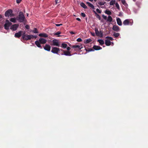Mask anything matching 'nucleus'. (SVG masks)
I'll list each match as a JSON object with an SVG mask.
<instances>
[{"mask_svg": "<svg viewBox=\"0 0 148 148\" xmlns=\"http://www.w3.org/2000/svg\"><path fill=\"white\" fill-rule=\"evenodd\" d=\"M16 19L20 23H22L24 21L25 17L22 12H19L18 15L16 17Z\"/></svg>", "mask_w": 148, "mask_h": 148, "instance_id": "f257e3e1", "label": "nucleus"}, {"mask_svg": "<svg viewBox=\"0 0 148 148\" xmlns=\"http://www.w3.org/2000/svg\"><path fill=\"white\" fill-rule=\"evenodd\" d=\"M69 46L72 48H74L75 51H79L83 48V46L80 43L78 44V45H71Z\"/></svg>", "mask_w": 148, "mask_h": 148, "instance_id": "f03ea898", "label": "nucleus"}, {"mask_svg": "<svg viewBox=\"0 0 148 148\" xmlns=\"http://www.w3.org/2000/svg\"><path fill=\"white\" fill-rule=\"evenodd\" d=\"M25 32L22 34V38L23 39L25 40H28L31 39H33L34 36L33 35H27L25 34Z\"/></svg>", "mask_w": 148, "mask_h": 148, "instance_id": "7ed1b4c3", "label": "nucleus"}, {"mask_svg": "<svg viewBox=\"0 0 148 148\" xmlns=\"http://www.w3.org/2000/svg\"><path fill=\"white\" fill-rule=\"evenodd\" d=\"M13 11L11 9H9L6 11L5 13V17L14 16V14L12 13Z\"/></svg>", "mask_w": 148, "mask_h": 148, "instance_id": "20e7f679", "label": "nucleus"}, {"mask_svg": "<svg viewBox=\"0 0 148 148\" xmlns=\"http://www.w3.org/2000/svg\"><path fill=\"white\" fill-rule=\"evenodd\" d=\"M6 23L4 24V29L7 30L9 29V27L12 25V23L9 21L7 19L6 20Z\"/></svg>", "mask_w": 148, "mask_h": 148, "instance_id": "39448f33", "label": "nucleus"}, {"mask_svg": "<svg viewBox=\"0 0 148 148\" xmlns=\"http://www.w3.org/2000/svg\"><path fill=\"white\" fill-rule=\"evenodd\" d=\"M133 24V21L132 22L130 21V20L129 19H127L125 20L123 22V24L124 25H132Z\"/></svg>", "mask_w": 148, "mask_h": 148, "instance_id": "423d86ee", "label": "nucleus"}, {"mask_svg": "<svg viewBox=\"0 0 148 148\" xmlns=\"http://www.w3.org/2000/svg\"><path fill=\"white\" fill-rule=\"evenodd\" d=\"M95 30L96 36H99L101 37L103 36V33L102 31H100L99 32L98 29L97 28H95Z\"/></svg>", "mask_w": 148, "mask_h": 148, "instance_id": "0eeeda50", "label": "nucleus"}, {"mask_svg": "<svg viewBox=\"0 0 148 148\" xmlns=\"http://www.w3.org/2000/svg\"><path fill=\"white\" fill-rule=\"evenodd\" d=\"M60 51V49L59 48L56 47H53L52 48L51 52L53 53L58 54Z\"/></svg>", "mask_w": 148, "mask_h": 148, "instance_id": "6e6552de", "label": "nucleus"}, {"mask_svg": "<svg viewBox=\"0 0 148 148\" xmlns=\"http://www.w3.org/2000/svg\"><path fill=\"white\" fill-rule=\"evenodd\" d=\"M18 24H14L11 26L10 29L12 31H15L17 29V28H18Z\"/></svg>", "mask_w": 148, "mask_h": 148, "instance_id": "1a4fd4ad", "label": "nucleus"}, {"mask_svg": "<svg viewBox=\"0 0 148 148\" xmlns=\"http://www.w3.org/2000/svg\"><path fill=\"white\" fill-rule=\"evenodd\" d=\"M52 42L53 43L52 45L58 47L60 46V45L59 44L58 40L56 39H54L53 40Z\"/></svg>", "mask_w": 148, "mask_h": 148, "instance_id": "9d476101", "label": "nucleus"}, {"mask_svg": "<svg viewBox=\"0 0 148 148\" xmlns=\"http://www.w3.org/2000/svg\"><path fill=\"white\" fill-rule=\"evenodd\" d=\"M22 31H20L14 34L15 37L19 38L22 35Z\"/></svg>", "mask_w": 148, "mask_h": 148, "instance_id": "9b49d317", "label": "nucleus"}, {"mask_svg": "<svg viewBox=\"0 0 148 148\" xmlns=\"http://www.w3.org/2000/svg\"><path fill=\"white\" fill-rule=\"evenodd\" d=\"M39 41L40 42V44H44L46 43L47 42V40L42 38H40L39 40Z\"/></svg>", "mask_w": 148, "mask_h": 148, "instance_id": "f8f14e48", "label": "nucleus"}, {"mask_svg": "<svg viewBox=\"0 0 148 148\" xmlns=\"http://www.w3.org/2000/svg\"><path fill=\"white\" fill-rule=\"evenodd\" d=\"M112 29L116 32H118L120 30L119 27L116 25H114L112 27Z\"/></svg>", "mask_w": 148, "mask_h": 148, "instance_id": "ddd939ff", "label": "nucleus"}, {"mask_svg": "<svg viewBox=\"0 0 148 148\" xmlns=\"http://www.w3.org/2000/svg\"><path fill=\"white\" fill-rule=\"evenodd\" d=\"M44 49L45 50L48 51H50L51 49V47L48 45L46 44L45 46L44 47Z\"/></svg>", "mask_w": 148, "mask_h": 148, "instance_id": "4468645a", "label": "nucleus"}, {"mask_svg": "<svg viewBox=\"0 0 148 148\" xmlns=\"http://www.w3.org/2000/svg\"><path fill=\"white\" fill-rule=\"evenodd\" d=\"M63 51L64 54L66 56H71V52L69 51H65L62 50Z\"/></svg>", "mask_w": 148, "mask_h": 148, "instance_id": "2eb2a0df", "label": "nucleus"}, {"mask_svg": "<svg viewBox=\"0 0 148 148\" xmlns=\"http://www.w3.org/2000/svg\"><path fill=\"white\" fill-rule=\"evenodd\" d=\"M93 49L96 50H97L102 49V48L100 46L94 45L93 47Z\"/></svg>", "mask_w": 148, "mask_h": 148, "instance_id": "dca6fc26", "label": "nucleus"}, {"mask_svg": "<svg viewBox=\"0 0 148 148\" xmlns=\"http://www.w3.org/2000/svg\"><path fill=\"white\" fill-rule=\"evenodd\" d=\"M116 20L118 25L119 26H121L122 25V23L120 18H117Z\"/></svg>", "mask_w": 148, "mask_h": 148, "instance_id": "f3484780", "label": "nucleus"}, {"mask_svg": "<svg viewBox=\"0 0 148 148\" xmlns=\"http://www.w3.org/2000/svg\"><path fill=\"white\" fill-rule=\"evenodd\" d=\"M38 36L40 37H48V35L46 33H40L39 34Z\"/></svg>", "mask_w": 148, "mask_h": 148, "instance_id": "a211bd4d", "label": "nucleus"}, {"mask_svg": "<svg viewBox=\"0 0 148 148\" xmlns=\"http://www.w3.org/2000/svg\"><path fill=\"white\" fill-rule=\"evenodd\" d=\"M35 43L38 47L42 48L41 46L40 45V43L39 41H36L35 42Z\"/></svg>", "mask_w": 148, "mask_h": 148, "instance_id": "6ab92c4d", "label": "nucleus"}, {"mask_svg": "<svg viewBox=\"0 0 148 148\" xmlns=\"http://www.w3.org/2000/svg\"><path fill=\"white\" fill-rule=\"evenodd\" d=\"M105 44L106 46H109L111 45V42L110 40L107 39L105 40Z\"/></svg>", "mask_w": 148, "mask_h": 148, "instance_id": "aec40b11", "label": "nucleus"}, {"mask_svg": "<svg viewBox=\"0 0 148 148\" xmlns=\"http://www.w3.org/2000/svg\"><path fill=\"white\" fill-rule=\"evenodd\" d=\"M92 41V40L91 39L89 38L85 40L84 41V43L86 44H88L91 42Z\"/></svg>", "mask_w": 148, "mask_h": 148, "instance_id": "412c9836", "label": "nucleus"}, {"mask_svg": "<svg viewBox=\"0 0 148 148\" xmlns=\"http://www.w3.org/2000/svg\"><path fill=\"white\" fill-rule=\"evenodd\" d=\"M86 4L88 5V6H89L92 9H95L94 6L91 3H89V2H87L86 3Z\"/></svg>", "mask_w": 148, "mask_h": 148, "instance_id": "4be33fe9", "label": "nucleus"}, {"mask_svg": "<svg viewBox=\"0 0 148 148\" xmlns=\"http://www.w3.org/2000/svg\"><path fill=\"white\" fill-rule=\"evenodd\" d=\"M80 5L81 6L84 8V9H86L87 8V6L85 5V4L83 3H81Z\"/></svg>", "mask_w": 148, "mask_h": 148, "instance_id": "5701e85b", "label": "nucleus"}, {"mask_svg": "<svg viewBox=\"0 0 148 148\" xmlns=\"http://www.w3.org/2000/svg\"><path fill=\"white\" fill-rule=\"evenodd\" d=\"M112 20V18L111 16H109L107 19V21L109 22H111Z\"/></svg>", "mask_w": 148, "mask_h": 148, "instance_id": "b1692460", "label": "nucleus"}, {"mask_svg": "<svg viewBox=\"0 0 148 148\" xmlns=\"http://www.w3.org/2000/svg\"><path fill=\"white\" fill-rule=\"evenodd\" d=\"M97 41L99 42L101 45H102L104 44V42L102 39H99L97 40Z\"/></svg>", "mask_w": 148, "mask_h": 148, "instance_id": "393cba45", "label": "nucleus"}, {"mask_svg": "<svg viewBox=\"0 0 148 148\" xmlns=\"http://www.w3.org/2000/svg\"><path fill=\"white\" fill-rule=\"evenodd\" d=\"M105 13L108 15H110L112 14L111 12L108 10H106L105 11Z\"/></svg>", "mask_w": 148, "mask_h": 148, "instance_id": "a878e982", "label": "nucleus"}, {"mask_svg": "<svg viewBox=\"0 0 148 148\" xmlns=\"http://www.w3.org/2000/svg\"><path fill=\"white\" fill-rule=\"evenodd\" d=\"M16 18H11L10 19V21L12 22H13V23H15L16 22Z\"/></svg>", "mask_w": 148, "mask_h": 148, "instance_id": "bb28decb", "label": "nucleus"}, {"mask_svg": "<svg viewBox=\"0 0 148 148\" xmlns=\"http://www.w3.org/2000/svg\"><path fill=\"white\" fill-rule=\"evenodd\" d=\"M113 35L114 36L115 38H116L120 35V34L119 33H116L115 32H114L113 34Z\"/></svg>", "mask_w": 148, "mask_h": 148, "instance_id": "cd10ccee", "label": "nucleus"}, {"mask_svg": "<svg viewBox=\"0 0 148 148\" xmlns=\"http://www.w3.org/2000/svg\"><path fill=\"white\" fill-rule=\"evenodd\" d=\"M67 45L66 44L64 43H62L61 45V47H62V48H65L67 47Z\"/></svg>", "mask_w": 148, "mask_h": 148, "instance_id": "c85d7f7f", "label": "nucleus"}, {"mask_svg": "<svg viewBox=\"0 0 148 148\" xmlns=\"http://www.w3.org/2000/svg\"><path fill=\"white\" fill-rule=\"evenodd\" d=\"M116 1L115 0H112L110 3V5H113L115 3Z\"/></svg>", "mask_w": 148, "mask_h": 148, "instance_id": "c756f323", "label": "nucleus"}, {"mask_svg": "<svg viewBox=\"0 0 148 148\" xmlns=\"http://www.w3.org/2000/svg\"><path fill=\"white\" fill-rule=\"evenodd\" d=\"M106 3L105 2H100L98 3V4H99L100 5H104Z\"/></svg>", "mask_w": 148, "mask_h": 148, "instance_id": "7c9ffc66", "label": "nucleus"}, {"mask_svg": "<svg viewBox=\"0 0 148 148\" xmlns=\"http://www.w3.org/2000/svg\"><path fill=\"white\" fill-rule=\"evenodd\" d=\"M115 6L119 10H120L119 5L116 2L115 3Z\"/></svg>", "mask_w": 148, "mask_h": 148, "instance_id": "2f4dec72", "label": "nucleus"}, {"mask_svg": "<svg viewBox=\"0 0 148 148\" xmlns=\"http://www.w3.org/2000/svg\"><path fill=\"white\" fill-rule=\"evenodd\" d=\"M33 32L36 34H37L38 33L37 29L36 28H34V30L33 31Z\"/></svg>", "mask_w": 148, "mask_h": 148, "instance_id": "473e14b6", "label": "nucleus"}, {"mask_svg": "<svg viewBox=\"0 0 148 148\" xmlns=\"http://www.w3.org/2000/svg\"><path fill=\"white\" fill-rule=\"evenodd\" d=\"M121 2L125 6H126V5H127V3L125 0H121Z\"/></svg>", "mask_w": 148, "mask_h": 148, "instance_id": "72a5a7b5", "label": "nucleus"}, {"mask_svg": "<svg viewBox=\"0 0 148 148\" xmlns=\"http://www.w3.org/2000/svg\"><path fill=\"white\" fill-rule=\"evenodd\" d=\"M94 12H95V14H97V18L99 20H100L101 19V17L100 16H99V15L98 14H97V13H96V12H95V11H94Z\"/></svg>", "mask_w": 148, "mask_h": 148, "instance_id": "f704fd0d", "label": "nucleus"}, {"mask_svg": "<svg viewBox=\"0 0 148 148\" xmlns=\"http://www.w3.org/2000/svg\"><path fill=\"white\" fill-rule=\"evenodd\" d=\"M106 38L110 40H111V41H112L113 40V38L112 37H111L107 36L106 37Z\"/></svg>", "mask_w": 148, "mask_h": 148, "instance_id": "c9c22d12", "label": "nucleus"}, {"mask_svg": "<svg viewBox=\"0 0 148 148\" xmlns=\"http://www.w3.org/2000/svg\"><path fill=\"white\" fill-rule=\"evenodd\" d=\"M61 34V32L60 31H58L56 32L54 34V35H58Z\"/></svg>", "mask_w": 148, "mask_h": 148, "instance_id": "e433bc0d", "label": "nucleus"}, {"mask_svg": "<svg viewBox=\"0 0 148 148\" xmlns=\"http://www.w3.org/2000/svg\"><path fill=\"white\" fill-rule=\"evenodd\" d=\"M77 41L78 42H80L82 41V40L81 38H79L77 39Z\"/></svg>", "mask_w": 148, "mask_h": 148, "instance_id": "4c0bfd02", "label": "nucleus"}, {"mask_svg": "<svg viewBox=\"0 0 148 148\" xmlns=\"http://www.w3.org/2000/svg\"><path fill=\"white\" fill-rule=\"evenodd\" d=\"M102 16L103 18V19H104L105 20L107 19V16H106L103 14L102 15Z\"/></svg>", "mask_w": 148, "mask_h": 148, "instance_id": "58836bf2", "label": "nucleus"}, {"mask_svg": "<svg viewBox=\"0 0 148 148\" xmlns=\"http://www.w3.org/2000/svg\"><path fill=\"white\" fill-rule=\"evenodd\" d=\"M25 28L27 29H29V26L28 25H27L25 26Z\"/></svg>", "mask_w": 148, "mask_h": 148, "instance_id": "ea45409f", "label": "nucleus"}, {"mask_svg": "<svg viewBox=\"0 0 148 148\" xmlns=\"http://www.w3.org/2000/svg\"><path fill=\"white\" fill-rule=\"evenodd\" d=\"M96 11L98 13H101V11L98 8L96 9Z\"/></svg>", "mask_w": 148, "mask_h": 148, "instance_id": "a19ab883", "label": "nucleus"}, {"mask_svg": "<svg viewBox=\"0 0 148 148\" xmlns=\"http://www.w3.org/2000/svg\"><path fill=\"white\" fill-rule=\"evenodd\" d=\"M82 16L83 17H85L86 16V14L82 12L81 13Z\"/></svg>", "mask_w": 148, "mask_h": 148, "instance_id": "79ce46f5", "label": "nucleus"}, {"mask_svg": "<svg viewBox=\"0 0 148 148\" xmlns=\"http://www.w3.org/2000/svg\"><path fill=\"white\" fill-rule=\"evenodd\" d=\"M22 0H16V3H20Z\"/></svg>", "mask_w": 148, "mask_h": 148, "instance_id": "37998d69", "label": "nucleus"}, {"mask_svg": "<svg viewBox=\"0 0 148 148\" xmlns=\"http://www.w3.org/2000/svg\"><path fill=\"white\" fill-rule=\"evenodd\" d=\"M55 2L56 3V4H57L58 3H59L60 2V1H58V0H55Z\"/></svg>", "mask_w": 148, "mask_h": 148, "instance_id": "c03bdc74", "label": "nucleus"}, {"mask_svg": "<svg viewBox=\"0 0 148 148\" xmlns=\"http://www.w3.org/2000/svg\"><path fill=\"white\" fill-rule=\"evenodd\" d=\"M91 34L92 36H95V34L94 32H91Z\"/></svg>", "mask_w": 148, "mask_h": 148, "instance_id": "a18cd8bd", "label": "nucleus"}, {"mask_svg": "<svg viewBox=\"0 0 148 148\" xmlns=\"http://www.w3.org/2000/svg\"><path fill=\"white\" fill-rule=\"evenodd\" d=\"M62 25V24H56V25L57 26H59L60 25Z\"/></svg>", "mask_w": 148, "mask_h": 148, "instance_id": "49530a36", "label": "nucleus"}, {"mask_svg": "<svg viewBox=\"0 0 148 148\" xmlns=\"http://www.w3.org/2000/svg\"><path fill=\"white\" fill-rule=\"evenodd\" d=\"M122 14L121 12H120L119 13V15L118 16H122Z\"/></svg>", "mask_w": 148, "mask_h": 148, "instance_id": "de8ad7c7", "label": "nucleus"}, {"mask_svg": "<svg viewBox=\"0 0 148 148\" xmlns=\"http://www.w3.org/2000/svg\"><path fill=\"white\" fill-rule=\"evenodd\" d=\"M67 49L68 51H69L71 49V48L69 47H68L67 48Z\"/></svg>", "mask_w": 148, "mask_h": 148, "instance_id": "09e8293b", "label": "nucleus"}, {"mask_svg": "<svg viewBox=\"0 0 148 148\" xmlns=\"http://www.w3.org/2000/svg\"><path fill=\"white\" fill-rule=\"evenodd\" d=\"M70 33L71 34H75V33L73 31L70 32Z\"/></svg>", "mask_w": 148, "mask_h": 148, "instance_id": "8fccbe9b", "label": "nucleus"}, {"mask_svg": "<svg viewBox=\"0 0 148 148\" xmlns=\"http://www.w3.org/2000/svg\"><path fill=\"white\" fill-rule=\"evenodd\" d=\"M76 19L77 20V21H81V19L79 18H76Z\"/></svg>", "mask_w": 148, "mask_h": 148, "instance_id": "3c124183", "label": "nucleus"}, {"mask_svg": "<svg viewBox=\"0 0 148 148\" xmlns=\"http://www.w3.org/2000/svg\"><path fill=\"white\" fill-rule=\"evenodd\" d=\"M37 37V36H34V38H33V39L34 38H36Z\"/></svg>", "mask_w": 148, "mask_h": 148, "instance_id": "603ef678", "label": "nucleus"}, {"mask_svg": "<svg viewBox=\"0 0 148 148\" xmlns=\"http://www.w3.org/2000/svg\"><path fill=\"white\" fill-rule=\"evenodd\" d=\"M93 51L92 49H90L89 50V51Z\"/></svg>", "mask_w": 148, "mask_h": 148, "instance_id": "864d4df0", "label": "nucleus"}, {"mask_svg": "<svg viewBox=\"0 0 148 148\" xmlns=\"http://www.w3.org/2000/svg\"><path fill=\"white\" fill-rule=\"evenodd\" d=\"M2 15L1 14H0V19H1V18H2Z\"/></svg>", "mask_w": 148, "mask_h": 148, "instance_id": "5fc2aeb1", "label": "nucleus"}, {"mask_svg": "<svg viewBox=\"0 0 148 148\" xmlns=\"http://www.w3.org/2000/svg\"><path fill=\"white\" fill-rule=\"evenodd\" d=\"M105 1H110V0H105Z\"/></svg>", "mask_w": 148, "mask_h": 148, "instance_id": "6e6d98bb", "label": "nucleus"}, {"mask_svg": "<svg viewBox=\"0 0 148 148\" xmlns=\"http://www.w3.org/2000/svg\"><path fill=\"white\" fill-rule=\"evenodd\" d=\"M135 2L136 1V0H133Z\"/></svg>", "mask_w": 148, "mask_h": 148, "instance_id": "4d7b16f0", "label": "nucleus"}, {"mask_svg": "<svg viewBox=\"0 0 148 148\" xmlns=\"http://www.w3.org/2000/svg\"><path fill=\"white\" fill-rule=\"evenodd\" d=\"M60 35H58V37H60Z\"/></svg>", "mask_w": 148, "mask_h": 148, "instance_id": "13d9d810", "label": "nucleus"}, {"mask_svg": "<svg viewBox=\"0 0 148 148\" xmlns=\"http://www.w3.org/2000/svg\"><path fill=\"white\" fill-rule=\"evenodd\" d=\"M97 0H94V1H97Z\"/></svg>", "mask_w": 148, "mask_h": 148, "instance_id": "bf43d9fd", "label": "nucleus"}, {"mask_svg": "<svg viewBox=\"0 0 148 148\" xmlns=\"http://www.w3.org/2000/svg\"><path fill=\"white\" fill-rule=\"evenodd\" d=\"M28 16V14H27V16Z\"/></svg>", "mask_w": 148, "mask_h": 148, "instance_id": "052dcab7", "label": "nucleus"}, {"mask_svg": "<svg viewBox=\"0 0 148 148\" xmlns=\"http://www.w3.org/2000/svg\"><path fill=\"white\" fill-rule=\"evenodd\" d=\"M119 1H120V0H119Z\"/></svg>", "mask_w": 148, "mask_h": 148, "instance_id": "680f3d73", "label": "nucleus"}]
</instances>
